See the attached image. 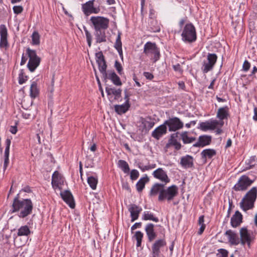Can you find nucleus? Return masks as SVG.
<instances>
[{
	"label": "nucleus",
	"instance_id": "f257e3e1",
	"mask_svg": "<svg viewBox=\"0 0 257 257\" xmlns=\"http://www.w3.org/2000/svg\"><path fill=\"white\" fill-rule=\"evenodd\" d=\"M19 194L15 197L12 206V213L18 212L20 218H25L32 212L33 204L30 199L20 200Z\"/></svg>",
	"mask_w": 257,
	"mask_h": 257
},
{
	"label": "nucleus",
	"instance_id": "f03ea898",
	"mask_svg": "<svg viewBox=\"0 0 257 257\" xmlns=\"http://www.w3.org/2000/svg\"><path fill=\"white\" fill-rule=\"evenodd\" d=\"M257 198V188L253 187L242 199L240 206L244 211H247L253 208L254 202Z\"/></svg>",
	"mask_w": 257,
	"mask_h": 257
},
{
	"label": "nucleus",
	"instance_id": "7ed1b4c3",
	"mask_svg": "<svg viewBox=\"0 0 257 257\" xmlns=\"http://www.w3.org/2000/svg\"><path fill=\"white\" fill-rule=\"evenodd\" d=\"M181 36L182 40L186 43H192L196 40V29L192 24H187L185 26Z\"/></svg>",
	"mask_w": 257,
	"mask_h": 257
},
{
	"label": "nucleus",
	"instance_id": "20e7f679",
	"mask_svg": "<svg viewBox=\"0 0 257 257\" xmlns=\"http://www.w3.org/2000/svg\"><path fill=\"white\" fill-rule=\"evenodd\" d=\"M144 53L147 56L152 55V59L153 62L157 61L160 57V49L155 43L147 42L144 47Z\"/></svg>",
	"mask_w": 257,
	"mask_h": 257
},
{
	"label": "nucleus",
	"instance_id": "39448f33",
	"mask_svg": "<svg viewBox=\"0 0 257 257\" xmlns=\"http://www.w3.org/2000/svg\"><path fill=\"white\" fill-rule=\"evenodd\" d=\"M178 194V187L175 185H172L167 188L165 186L161 195L158 196V201H163L167 200L168 201L172 200Z\"/></svg>",
	"mask_w": 257,
	"mask_h": 257
},
{
	"label": "nucleus",
	"instance_id": "423d86ee",
	"mask_svg": "<svg viewBox=\"0 0 257 257\" xmlns=\"http://www.w3.org/2000/svg\"><path fill=\"white\" fill-rule=\"evenodd\" d=\"M94 30H106L109 25V19L100 16H92L90 19Z\"/></svg>",
	"mask_w": 257,
	"mask_h": 257
},
{
	"label": "nucleus",
	"instance_id": "0eeeda50",
	"mask_svg": "<svg viewBox=\"0 0 257 257\" xmlns=\"http://www.w3.org/2000/svg\"><path fill=\"white\" fill-rule=\"evenodd\" d=\"M26 51L29 58L27 67L31 72H33L39 65L41 59L37 56L35 50H32L28 48Z\"/></svg>",
	"mask_w": 257,
	"mask_h": 257
},
{
	"label": "nucleus",
	"instance_id": "6e6552de",
	"mask_svg": "<svg viewBox=\"0 0 257 257\" xmlns=\"http://www.w3.org/2000/svg\"><path fill=\"white\" fill-rule=\"evenodd\" d=\"M217 56L214 53H208L207 56V60L204 61L201 67V70L203 73H207L211 71L217 61Z\"/></svg>",
	"mask_w": 257,
	"mask_h": 257
},
{
	"label": "nucleus",
	"instance_id": "1a4fd4ad",
	"mask_svg": "<svg viewBox=\"0 0 257 257\" xmlns=\"http://www.w3.org/2000/svg\"><path fill=\"white\" fill-rule=\"evenodd\" d=\"M253 180L249 179L246 175L241 176L238 179L237 182L233 187V189L235 191H244L252 184Z\"/></svg>",
	"mask_w": 257,
	"mask_h": 257
},
{
	"label": "nucleus",
	"instance_id": "9d476101",
	"mask_svg": "<svg viewBox=\"0 0 257 257\" xmlns=\"http://www.w3.org/2000/svg\"><path fill=\"white\" fill-rule=\"evenodd\" d=\"M166 126H168L169 132H176L183 128V122L177 117H172L164 121Z\"/></svg>",
	"mask_w": 257,
	"mask_h": 257
},
{
	"label": "nucleus",
	"instance_id": "9b49d317",
	"mask_svg": "<svg viewBox=\"0 0 257 257\" xmlns=\"http://www.w3.org/2000/svg\"><path fill=\"white\" fill-rule=\"evenodd\" d=\"M96 62L98 66V69L102 75L106 76L107 64L104 56L101 51L95 53Z\"/></svg>",
	"mask_w": 257,
	"mask_h": 257
},
{
	"label": "nucleus",
	"instance_id": "f8f14e48",
	"mask_svg": "<svg viewBox=\"0 0 257 257\" xmlns=\"http://www.w3.org/2000/svg\"><path fill=\"white\" fill-rule=\"evenodd\" d=\"M95 0L89 1L82 5V9L84 14L87 16L91 14H97L99 9L94 7Z\"/></svg>",
	"mask_w": 257,
	"mask_h": 257
},
{
	"label": "nucleus",
	"instance_id": "ddd939ff",
	"mask_svg": "<svg viewBox=\"0 0 257 257\" xmlns=\"http://www.w3.org/2000/svg\"><path fill=\"white\" fill-rule=\"evenodd\" d=\"M64 178L59 173L58 171H56L53 174L52 177V185L54 189L59 188L60 189V186L63 184Z\"/></svg>",
	"mask_w": 257,
	"mask_h": 257
},
{
	"label": "nucleus",
	"instance_id": "4468645a",
	"mask_svg": "<svg viewBox=\"0 0 257 257\" xmlns=\"http://www.w3.org/2000/svg\"><path fill=\"white\" fill-rule=\"evenodd\" d=\"M239 233L240 236V238H239L240 242L243 245L245 244V241L254 240L255 238L254 235H251L246 227L241 228L239 230Z\"/></svg>",
	"mask_w": 257,
	"mask_h": 257
},
{
	"label": "nucleus",
	"instance_id": "2eb2a0df",
	"mask_svg": "<svg viewBox=\"0 0 257 257\" xmlns=\"http://www.w3.org/2000/svg\"><path fill=\"white\" fill-rule=\"evenodd\" d=\"M0 47H7L8 46V30L6 26L4 24L0 26Z\"/></svg>",
	"mask_w": 257,
	"mask_h": 257
},
{
	"label": "nucleus",
	"instance_id": "dca6fc26",
	"mask_svg": "<svg viewBox=\"0 0 257 257\" xmlns=\"http://www.w3.org/2000/svg\"><path fill=\"white\" fill-rule=\"evenodd\" d=\"M102 77L105 80L107 79L110 80L115 85L121 86L122 85L120 78L114 71L111 70L106 72V76L102 75Z\"/></svg>",
	"mask_w": 257,
	"mask_h": 257
},
{
	"label": "nucleus",
	"instance_id": "f3484780",
	"mask_svg": "<svg viewBox=\"0 0 257 257\" xmlns=\"http://www.w3.org/2000/svg\"><path fill=\"white\" fill-rule=\"evenodd\" d=\"M212 140V137L208 135L200 136L198 141L193 145L194 147H204L206 146L209 145L211 144Z\"/></svg>",
	"mask_w": 257,
	"mask_h": 257
},
{
	"label": "nucleus",
	"instance_id": "a211bd4d",
	"mask_svg": "<svg viewBox=\"0 0 257 257\" xmlns=\"http://www.w3.org/2000/svg\"><path fill=\"white\" fill-rule=\"evenodd\" d=\"M61 196L63 200L71 208L75 207V202L72 193L70 191L65 190L61 192Z\"/></svg>",
	"mask_w": 257,
	"mask_h": 257
},
{
	"label": "nucleus",
	"instance_id": "6ab92c4d",
	"mask_svg": "<svg viewBox=\"0 0 257 257\" xmlns=\"http://www.w3.org/2000/svg\"><path fill=\"white\" fill-rule=\"evenodd\" d=\"M167 133V128L164 122L156 128L152 133V137L156 140H159L163 135Z\"/></svg>",
	"mask_w": 257,
	"mask_h": 257
},
{
	"label": "nucleus",
	"instance_id": "aec40b11",
	"mask_svg": "<svg viewBox=\"0 0 257 257\" xmlns=\"http://www.w3.org/2000/svg\"><path fill=\"white\" fill-rule=\"evenodd\" d=\"M153 175L154 177L163 182H164L166 184L169 183L170 181L168 178L166 172H165L162 168H158L154 171Z\"/></svg>",
	"mask_w": 257,
	"mask_h": 257
},
{
	"label": "nucleus",
	"instance_id": "412c9836",
	"mask_svg": "<svg viewBox=\"0 0 257 257\" xmlns=\"http://www.w3.org/2000/svg\"><path fill=\"white\" fill-rule=\"evenodd\" d=\"M128 210L131 214V221L134 222L138 218L142 208L136 204H133L130 205Z\"/></svg>",
	"mask_w": 257,
	"mask_h": 257
},
{
	"label": "nucleus",
	"instance_id": "4be33fe9",
	"mask_svg": "<svg viewBox=\"0 0 257 257\" xmlns=\"http://www.w3.org/2000/svg\"><path fill=\"white\" fill-rule=\"evenodd\" d=\"M166 245V241L164 238L158 239L155 241L152 247V253L154 255L159 256L160 253V248Z\"/></svg>",
	"mask_w": 257,
	"mask_h": 257
},
{
	"label": "nucleus",
	"instance_id": "5701e85b",
	"mask_svg": "<svg viewBox=\"0 0 257 257\" xmlns=\"http://www.w3.org/2000/svg\"><path fill=\"white\" fill-rule=\"evenodd\" d=\"M224 234L227 237L228 241L231 245H236L240 243V239L238 235L232 230H228Z\"/></svg>",
	"mask_w": 257,
	"mask_h": 257
},
{
	"label": "nucleus",
	"instance_id": "b1692460",
	"mask_svg": "<svg viewBox=\"0 0 257 257\" xmlns=\"http://www.w3.org/2000/svg\"><path fill=\"white\" fill-rule=\"evenodd\" d=\"M11 144V140L10 139H7L5 141L6 148L4 152V171L7 169L9 164V154L10 148Z\"/></svg>",
	"mask_w": 257,
	"mask_h": 257
},
{
	"label": "nucleus",
	"instance_id": "393cba45",
	"mask_svg": "<svg viewBox=\"0 0 257 257\" xmlns=\"http://www.w3.org/2000/svg\"><path fill=\"white\" fill-rule=\"evenodd\" d=\"M165 184L156 183L154 184L150 191L149 195L151 197L156 196L157 195H161L163 191Z\"/></svg>",
	"mask_w": 257,
	"mask_h": 257
},
{
	"label": "nucleus",
	"instance_id": "a878e982",
	"mask_svg": "<svg viewBox=\"0 0 257 257\" xmlns=\"http://www.w3.org/2000/svg\"><path fill=\"white\" fill-rule=\"evenodd\" d=\"M242 222V215L239 211H236L231 218L230 223L233 227H236L240 225Z\"/></svg>",
	"mask_w": 257,
	"mask_h": 257
},
{
	"label": "nucleus",
	"instance_id": "bb28decb",
	"mask_svg": "<svg viewBox=\"0 0 257 257\" xmlns=\"http://www.w3.org/2000/svg\"><path fill=\"white\" fill-rule=\"evenodd\" d=\"M145 231L149 242H152L157 237V234L154 230V225L153 223L148 224L146 226Z\"/></svg>",
	"mask_w": 257,
	"mask_h": 257
},
{
	"label": "nucleus",
	"instance_id": "cd10ccee",
	"mask_svg": "<svg viewBox=\"0 0 257 257\" xmlns=\"http://www.w3.org/2000/svg\"><path fill=\"white\" fill-rule=\"evenodd\" d=\"M106 30H94V35L96 43L106 42Z\"/></svg>",
	"mask_w": 257,
	"mask_h": 257
},
{
	"label": "nucleus",
	"instance_id": "c85d7f7f",
	"mask_svg": "<svg viewBox=\"0 0 257 257\" xmlns=\"http://www.w3.org/2000/svg\"><path fill=\"white\" fill-rule=\"evenodd\" d=\"M140 121L143 125L142 127L143 130L146 131H149L155 124L154 121L152 120L150 117L147 118L141 117Z\"/></svg>",
	"mask_w": 257,
	"mask_h": 257
},
{
	"label": "nucleus",
	"instance_id": "c756f323",
	"mask_svg": "<svg viewBox=\"0 0 257 257\" xmlns=\"http://www.w3.org/2000/svg\"><path fill=\"white\" fill-rule=\"evenodd\" d=\"M229 108L227 106H225L219 108L218 109L216 117L219 119V121H223L224 119H227L229 116Z\"/></svg>",
	"mask_w": 257,
	"mask_h": 257
},
{
	"label": "nucleus",
	"instance_id": "7c9ffc66",
	"mask_svg": "<svg viewBox=\"0 0 257 257\" xmlns=\"http://www.w3.org/2000/svg\"><path fill=\"white\" fill-rule=\"evenodd\" d=\"M149 178L147 175L141 178L136 185V189L138 192H142L145 187L146 183L149 182Z\"/></svg>",
	"mask_w": 257,
	"mask_h": 257
},
{
	"label": "nucleus",
	"instance_id": "2f4dec72",
	"mask_svg": "<svg viewBox=\"0 0 257 257\" xmlns=\"http://www.w3.org/2000/svg\"><path fill=\"white\" fill-rule=\"evenodd\" d=\"M180 164L185 168H191L193 165V158L191 156L186 155L181 158Z\"/></svg>",
	"mask_w": 257,
	"mask_h": 257
},
{
	"label": "nucleus",
	"instance_id": "473e14b6",
	"mask_svg": "<svg viewBox=\"0 0 257 257\" xmlns=\"http://www.w3.org/2000/svg\"><path fill=\"white\" fill-rule=\"evenodd\" d=\"M105 91L108 95H110L111 94L114 95L115 99H118L121 97L122 90L120 88L116 89L114 87L112 88L109 86H106L105 87Z\"/></svg>",
	"mask_w": 257,
	"mask_h": 257
},
{
	"label": "nucleus",
	"instance_id": "72a5a7b5",
	"mask_svg": "<svg viewBox=\"0 0 257 257\" xmlns=\"http://www.w3.org/2000/svg\"><path fill=\"white\" fill-rule=\"evenodd\" d=\"M181 138L184 144H191L196 140L195 137H190L188 136V132L185 131L180 134Z\"/></svg>",
	"mask_w": 257,
	"mask_h": 257
},
{
	"label": "nucleus",
	"instance_id": "f704fd0d",
	"mask_svg": "<svg viewBox=\"0 0 257 257\" xmlns=\"http://www.w3.org/2000/svg\"><path fill=\"white\" fill-rule=\"evenodd\" d=\"M216 154V151L214 149H207L204 150L201 153L202 158L206 159L207 158L211 159Z\"/></svg>",
	"mask_w": 257,
	"mask_h": 257
},
{
	"label": "nucleus",
	"instance_id": "c9c22d12",
	"mask_svg": "<svg viewBox=\"0 0 257 257\" xmlns=\"http://www.w3.org/2000/svg\"><path fill=\"white\" fill-rule=\"evenodd\" d=\"M121 33L118 32L114 44V48L117 50L120 56H122V43L121 41Z\"/></svg>",
	"mask_w": 257,
	"mask_h": 257
},
{
	"label": "nucleus",
	"instance_id": "e433bc0d",
	"mask_svg": "<svg viewBox=\"0 0 257 257\" xmlns=\"http://www.w3.org/2000/svg\"><path fill=\"white\" fill-rule=\"evenodd\" d=\"M130 107V104L124 103L121 105H115L114 106V109L118 114H121L126 112L128 110Z\"/></svg>",
	"mask_w": 257,
	"mask_h": 257
},
{
	"label": "nucleus",
	"instance_id": "4c0bfd02",
	"mask_svg": "<svg viewBox=\"0 0 257 257\" xmlns=\"http://www.w3.org/2000/svg\"><path fill=\"white\" fill-rule=\"evenodd\" d=\"M150 31L153 32H158L160 31V25L155 19H151L149 22Z\"/></svg>",
	"mask_w": 257,
	"mask_h": 257
},
{
	"label": "nucleus",
	"instance_id": "58836bf2",
	"mask_svg": "<svg viewBox=\"0 0 257 257\" xmlns=\"http://www.w3.org/2000/svg\"><path fill=\"white\" fill-rule=\"evenodd\" d=\"M117 165L118 167L120 168L124 173L127 174L129 173L130 169L128 164L125 161L119 160L118 161Z\"/></svg>",
	"mask_w": 257,
	"mask_h": 257
},
{
	"label": "nucleus",
	"instance_id": "ea45409f",
	"mask_svg": "<svg viewBox=\"0 0 257 257\" xmlns=\"http://www.w3.org/2000/svg\"><path fill=\"white\" fill-rule=\"evenodd\" d=\"M39 94V90L37 88V84L35 81H33L30 87V96L35 98Z\"/></svg>",
	"mask_w": 257,
	"mask_h": 257
},
{
	"label": "nucleus",
	"instance_id": "a19ab883",
	"mask_svg": "<svg viewBox=\"0 0 257 257\" xmlns=\"http://www.w3.org/2000/svg\"><path fill=\"white\" fill-rule=\"evenodd\" d=\"M143 219L145 220H152L156 222H158L159 221L158 218L155 217L154 214L152 213H150L149 211L144 212L143 216Z\"/></svg>",
	"mask_w": 257,
	"mask_h": 257
},
{
	"label": "nucleus",
	"instance_id": "79ce46f5",
	"mask_svg": "<svg viewBox=\"0 0 257 257\" xmlns=\"http://www.w3.org/2000/svg\"><path fill=\"white\" fill-rule=\"evenodd\" d=\"M31 233L30 230L27 225L21 226L19 229L17 233L18 236H28Z\"/></svg>",
	"mask_w": 257,
	"mask_h": 257
},
{
	"label": "nucleus",
	"instance_id": "37998d69",
	"mask_svg": "<svg viewBox=\"0 0 257 257\" xmlns=\"http://www.w3.org/2000/svg\"><path fill=\"white\" fill-rule=\"evenodd\" d=\"M210 130H214L217 125H219L221 127L224 124L223 121H218L217 120H211L208 121Z\"/></svg>",
	"mask_w": 257,
	"mask_h": 257
},
{
	"label": "nucleus",
	"instance_id": "c03bdc74",
	"mask_svg": "<svg viewBox=\"0 0 257 257\" xmlns=\"http://www.w3.org/2000/svg\"><path fill=\"white\" fill-rule=\"evenodd\" d=\"M97 182L98 181L97 178L94 177L90 176L87 178V183L89 184V186L93 190L96 189Z\"/></svg>",
	"mask_w": 257,
	"mask_h": 257
},
{
	"label": "nucleus",
	"instance_id": "a18cd8bd",
	"mask_svg": "<svg viewBox=\"0 0 257 257\" xmlns=\"http://www.w3.org/2000/svg\"><path fill=\"white\" fill-rule=\"evenodd\" d=\"M83 30L85 32L87 44L89 47L91 46L92 43V35L91 33L88 31L86 27L83 26Z\"/></svg>",
	"mask_w": 257,
	"mask_h": 257
},
{
	"label": "nucleus",
	"instance_id": "49530a36",
	"mask_svg": "<svg viewBox=\"0 0 257 257\" xmlns=\"http://www.w3.org/2000/svg\"><path fill=\"white\" fill-rule=\"evenodd\" d=\"M32 44L39 45L40 44V35L38 32L34 31L32 35Z\"/></svg>",
	"mask_w": 257,
	"mask_h": 257
},
{
	"label": "nucleus",
	"instance_id": "de8ad7c7",
	"mask_svg": "<svg viewBox=\"0 0 257 257\" xmlns=\"http://www.w3.org/2000/svg\"><path fill=\"white\" fill-rule=\"evenodd\" d=\"M169 144L174 146L176 150H180L182 147L181 144L177 141V139L169 140Z\"/></svg>",
	"mask_w": 257,
	"mask_h": 257
},
{
	"label": "nucleus",
	"instance_id": "09e8293b",
	"mask_svg": "<svg viewBox=\"0 0 257 257\" xmlns=\"http://www.w3.org/2000/svg\"><path fill=\"white\" fill-rule=\"evenodd\" d=\"M208 124V121H206L205 122H201V123H200L199 126L198 127V128L204 132L207 131L208 130H210Z\"/></svg>",
	"mask_w": 257,
	"mask_h": 257
},
{
	"label": "nucleus",
	"instance_id": "8fccbe9b",
	"mask_svg": "<svg viewBox=\"0 0 257 257\" xmlns=\"http://www.w3.org/2000/svg\"><path fill=\"white\" fill-rule=\"evenodd\" d=\"M140 174L138 170L133 169L130 173V178L132 181L136 180L139 177Z\"/></svg>",
	"mask_w": 257,
	"mask_h": 257
},
{
	"label": "nucleus",
	"instance_id": "3c124183",
	"mask_svg": "<svg viewBox=\"0 0 257 257\" xmlns=\"http://www.w3.org/2000/svg\"><path fill=\"white\" fill-rule=\"evenodd\" d=\"M114 67L118 74L121 75L122 73L123 69L120 63L117 60H116L115 61Z\"/></svg>",
	"mask_w": 257,
	"mask_h": 257
},
{
	"label": "nucleus",
	"instance_id": "603ef678",
	"mask_svg": "<svg viewBox=\"0 0 257 257\" xmlns=\"http://www.w3.org/2000/svg\"><path fill=\"white\" fill-rule=\"evenodd\" d=\"M27 80V76L24 75L23 70H22L21 72L19 74V84H22L24 83Z\"/></svg>",
	"mask_w": 257,
	"mask_h": 257
},
{
	"label": "nucleus",
	"instance_id": "864d4df0",
	"mask_svg": "<svg viewBox=\"0 0 257 257\" xmlns=\"http://www.w3.org/2000/svg\"><path fill=\"white\" fill-rule=\"evenodd\" d=\"M219 253L217 254V257H228V252L227 250L221 248L218 250Z\"/></svg>",
	"mask_w": 257,
	"mask_h": 257
},
{
	"label": "nucleus",
	"instance_id": "5fc2aeb1",
	"mask_svg": "<svg viewBox=\"0 0 257 257\" xmlns=\"http://www.w3.org/2000/svg\"><path fill=\"white\" fill-rule=\"evenodd\" d=\"M13 11L15 14L18 15L23 12V8L21 6H15L13 7Z\"/></svg>",
	"mask_w": 257,
	"mask_h": 257
},
{
	"label": "nucleus",
	"instance_id": "6e6d98bb",
	"mask_svg": "<svg viewBox=\"0 0 257 257\" xmlns=\"http://www.w3.org/2000/svg\"><path fill=\"white\" fill-rule=\"evenodd\" d=\"M250 67V63L248 61L245 60L243 64L242 70L246 72L249 69Z\"/></svg>",
	"mask_w": 257,
	"mask_h": 257
},
{
	"label": "nucleus",
	"instance_id": "4d7b16f0",
	"mask_svg": "<svg viewBox=\"0 0 257 257\" xmlns=\"http://www.w3.org/2000/svg\"><path fill=\"white\" fill-rule=\"evenodd\" d=\"M135 236L137 241L142 240V238L143 237V233L140 231H137L136 232Z\"/></svg>",
	"mask_w": 257,
	"mask_h": 257
},
{
	"label": "nucleus",
	"instance_id": "13d9d810",
	"mask_svg": "<svg viewBox=\"0 0 257 257\" xmlns=\"http://www.w3.org/2000/svg\"><path fill=\"white\" fill-rule=\"evenodd\" d=\"M143 75L146 78V79L150 80H152L154 78V75L153 74L149 72H144Z\"/></svg>",
	"mask_w": 257,
	"mask_h": 257
},
{
	"label": "nucleus",
	"instance_id": "bf43d9fd",
	"mask_svg": "<svg viewBox=\"0 0 257 257\" xmlns=\"http://www.w3.org/2000/svg\"><path fill=\"white\" fill-rule=\"evenodd\" d=\"M142 164L141 163L138 164V167L142 171H145L146 170H149L150 169V168L149 167V165L147 166H143L141 165Z\"/></svg>",
	"mask_w": 257,
	"mask_h": 257
},
{
	"label": "nucleus",
	"instance_id": "052dcab7",
	"mask_svg": "<svg viewBox=\"0 0 257 257\" xmlns=\"http://www.w3.org/2000/svg\"><path fill=\"white\" fill-rule=\"evenodd\" d=\"M130 96V94H128V93L127 92V90H125L124 91V99L125 100V103L126 104H130L129 103V97Z\"/></svg>",
	"mask_w": 257,
	"mask_h": 257
},
{
	"label": "nucleus",
	"instance_id": "680f3d73",
	"mask_svg": "<svg viewBox=\"0 0 257 257\" xmlns=\"http://www.w3.org/2000/svg\"><path fill=\"white\" fill-rule=\"evenodd\" d=\"M155 11L153 9H151L150 10V13H149V18L151 19H154L155 18Z\"/></svg>",
	"mask_w": 257,
	"mask_h": 257
},
{
	"label": "nucleus",
	"instance_id": "e2e57ef3",
	"mask_svg": "<svg viewBox=\"0 0 257 257\" xmlns=\"http://www.w3.org/2000/svg\"><path fill=\"white\" fill-rule=\"evenodd\" d=\"M142 226V223L141 222H137L135 223L132 227L131 229L132 230H135L136 229L138 228H140Z\"/></svg>",
	"mask_w": 257,
	"mask_h": 257
},
{
	"label": "nucleus",
	"instance_id": "0e129e2a",
	"mask_svg": "<svg viewBox=\"0 0 257 257\" xmlns=\"http://www.w3.org/2000/svg\"><path fill=\"white\" fill-rule=\"evenodd\" d=\"M22 116L23 118L25 119H29L31 118V114L29 113L28 111L23 112L22 113Z\"/></svg>",
	"mask_w": 257,
	"mask_h": 257
},
{
	"label": "nucleus",
	"instance_id": "69168bd1",
	"mask_svg": "<svg viewBox=\"0 0 257 257\" xmlns=\"http://www.w3.org/2000/svg\"><path fill=\"white\" fill-rule=\"evenodd\" d=\"M18 131L17 126H11L10 129V132L13 134H16Z\"/></svg>",
	"mask_w": 257,
	"mask_h": 257
},
{
	"label": "nucleus",
	"instance_id": "338daca9",
	"mask_svg": "<svg viewBox=\"0 0 257 257\" xmlns=\"http://www.w3.org/2000/svg\"><path fill=\"white\" fill-rule=\"evenodd\" d=\"M204 215H201V216H200L199 217V219H198V224H199L200 225H205V224L204 223Z\"/></svg>",
	"mask_w": 257,
	"mask_h": 257
},
{
	"label": "nucleus",
	"instance_id": "774afa93",
	"mask_svg": "<svg viewBox=\"0 0 257 257\" xmlns=\"http://www.w3.org/2000/svg\"><path fill=\"white\" fill-rule=\"evenodd\" d=\"M197 120L191 121L189 123L185 124V126L187 128H190L191 125H195L196 124Z\"/></svg>",
	"mask_w": 257,
	"mask_h": 257
}]
</instances>
